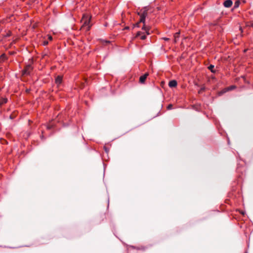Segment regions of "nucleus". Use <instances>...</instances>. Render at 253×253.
<instances>
[{
  "label": "nucleus",
  "mask_w": 253,
  "mask_h": 253,
  "mask_svg": "<svg viewBox=\"0 0 253 253\" xmlns=\"http://www.w3.org/2000/svg\"><path fill=\"white\" fill-rule=\"evenodd\" d=\"M48 40H50V41H52V36H50V35H48Z\"/></svg>",
  "instance_id": "18"
},
{
  "label": "nucleus",
  "mask_w": 253,
  "mask_h": 253,
  "mask_svg": "<svg viewBox=\"0 0 253 253\" xmlns=\"http://www.w3.org/2000/svg\"><path fill=\"white\" fill-rule=\"evenodd\" d=\"M124 29L125 30H129V26H126L125 27Z\"/></svg>",
  "instance_id": "19"
},
{
  "label": "nucleus",
  "mask_w": 253,
  "mask_h": 253,
  "mask_svg": "<svg viewBox=\"0 0 253 253\" xmlns=\"http://www.w3.org/2000/svg\"><path fill=\"white\" fill-rule=\"evenodd\" d=\"M30 89H26V92H27V93L30 92Z\"/></svg>",
  "instance_id": "22"
},
{
  "label": "nucleus",
  "mask_w": 253,
  "mask_h": 253,
  "mask_svg": "<svg viewBox=\"0 0 253 253\" xmlns=\"http://www.w3.org/2000/svg\"><path fill=\"white\" fill-rule=\"evenodd\" d=\"M111 43V42H110V41H103L102 42V44H103L104 45H107V44H109V43Z\"/></svg>",
  "instance_id": "12"
},
{
  "label": "nucleus",
  "mask_w": 253,
  "mask_h": 253,
  "mask_svg": "<svg viewBox=\"0 0 253 253\" xmlns=\"http://www.w3.org/2000/svg\"><path fill=\"white\" fill-rule=\"evenodd\" d=\"M232 4L233 1L232 0H225L223 3V6L227 8L230 7Z\"/></svg>",
  "instance_id": "4"
},
{
  "label": "nucleus",
  "mask_w": 253,
  "mask_h": 253,
  "mask_svg": "<svg viewBox=\"0 0 253 253\" xmlns=\"http://www.w3.org/2000/svg\"><path fill=\"white\" fill-rule=\"evenodd\" d=\"M33 70L32 66L30 64L27 65L22 71L23 75H30L31 72Z\"/></svg>",
  "instance_id": "3"
},
{
  "label": "nucleus",
  "mask_w": 253,
  "mask_h": 253,
  "mask_svg": "<svg viewBox=\"0 0 253 253\" xmlns=\"http://www.w3.org/2000/svg\"><path fill=\"white\" fill-rule=\"evenodd\" d=\"M153 11L152 8L149 6H144L142 7L140 11L138 12V16H148Z\"/></svg>",
  "instance_id": "2"
},
{
  "label": "nucleus",
  "mask_w": 253,
  "mask_h": 253,
  "mask_svg": "<svg viewBox=\"0 0 253 253\" xmlns=\"http://www.w3.org/2000/svg\"><path fill=\"white\" fill-rule=\"evenodd\" d=\"M236 87L235 85H231L228 87V90H231L236 88Z\"/></svg>",
  "instance_id": "13"
},
{
  "label": "nucleus",
  "mask_w": 253,
  "mask_h": 253,
  "mask_svg": "<svg viewBox=\"0 0 253 253\" xmlns=\"http://www.w3.org/2000/svg\"><path fill=\"white\" fill-rule=\"evenodd\" d=\"M48 41H44L43 42V45H47V44H48Z\"/></svg>",
  "instance_id": "17"
},
{
  "label": "nucleus",
  "mask_w": 253,
  "mask_h": 253,
  "mask_svg": "<svg viewBox=\"0 0 253 253\" xmlns=\"http://www.w3.org/2000/svg\"><path fill=\"white\" fill-rule=\"evenodd\" d=\"M146 38V36L145 35H142V36L140 37V39H141V40H145Z\"/></svg>",
  "instance_id": "16"
},
{
  "label": "nucleus",
  "mask_w": 253,
  "mask_h": 253,
  "mask_svg": "<svg viewBox=\"0 0 253 253\" xmlns=\"http://www.w3.org/2000/svg\"><path fill=\"white\" fill-rule=\"evenodd\" d=\"M179 33H176L175 34V37L176 38V36H177V37H178V35H179Z\"/></svg>",
  "instance_id": "21"
},
{
  "label": "nucleus",
  "mask_w": 253,
  "mask_h": 253,
  "mask_svg": "<svg viewBox=\"0 0 253 253\" xmlns=\"http://www.w3.org/2000/svg\"><path fill=\"white\" fill-rule=\"evenodd\" d=\"M177 85V83L176 80H171L169 83V86L170 87H176Z\"/></svg>",
  "instance_id": "7"
},
{
  "label": "nucleus",
  "mask_w": 253,
  "mask_h": 253,
  "mask_svg": "<svg viewBox=\"0 0 253 253\" xmlns=\"http://www.w3.org/2000/svg\"><path fill=\"white\" fill-rule=\"evenodd\" d=\"M214 65L211 64L209 67L208 69L210 70L211 73H215L216 72V70H214Z\"/></svg>",
  "instance_id": "8"
},
{
  "label": "nucleus",
  "mask_w": 253,
  "mask_h": 253,
  "mask_svg": "<svg viewBox=\"0 0 253 253\" xmlns=\"http://www.w3.org/2000/svg\"><path fill=\"white\" fill-rule=\"evenodd\" d=\"M205 90V87H202L199 90L198 92H199V93H201L202 92L204 91Z\"/></svg>",
  "instance_id": "14"
},
{
  "label": "nucleus",
  "mask_w": 253,
  "mask_h": 253,
  "mask_svg": "<svg viewBox=\"0 0 253 253\" xmlns=\"http://www.w3.org/2000/svg\"><path fill=\"white\" fill-rule=\"evenodd\" d=\"M55 82L58 86L61 84L62 82V77L60 76H58L55 78Z\"/></svg>",
  "instance_id": "6"
},
{
  "label": "nucleus",
  "mask_w": 253,
  "mask_h": 253,
  "mask_svg": "<svg viewBox=\"0 0 253 253\" xmlns=\"http://www.w3.org/2000/svg\"><path fill=\"white\" fill-rule=\"evenodd\" d=\"M82 16H87V15H86V14H83L82 15Z\"/></svg>",
  "instance_id": "25"
},
{
  "label": "nucleus",
  "mask_w": 253,
  "mask_h": 253,
  "mask_svg": "<svg viewBox=\"0 0 253 253\" xmlns=\"http://www.w3.org/2000/svg\"><path fill=\"white\" fill-rule=\"evenodd\" d=\"M146 33H147V34L148 35H149V34H150V33H149V31H148H148H146Z\"/></svg>",
  "instance_id": "23"
},
{
  "label": "nucleus",
  "mask_w": 253,
  "mask_h": 253,
  "mask_svg": "<svg viewBox=\"0 0 253 253\" xmlns=\"http://www.w3.org/2000/svg\"><path fill=\"white\" fill-rule=\"evenodd\" d=\"M140 35V32H138L137 33V36H139Z\"/></svg>",
  "instance_id": "24"
},
{
  "label": "nucleus",
  "mask_w": 253,
  "mask_h": 253,
  "mask_svg": "<svg viewBox=\"0 0 253 253\" xmlns=\"http://www.w3.org/2000/svg\"><path fill=\"white\" fill-rule=\"evenodd\" d=\"M134 26H136V27H139V23H136L135 24V25H134Z\"/></svg>",
  "instance_id": "20"
},
{
  "label": "nucleus",
  "mask_w": 253,
  "mask_h": 253,
  "mask_svg": "<svg viewBox=\"0 0 253 253\" xmlns=\"http://www.w3.org/2000/svg\"><path fill=\"white\" fill-rule=\"evenodd\" d=\"M173 108V106L172 104H169L168 107H167V108L168 110H170V109H172Z\"/></svg>",
  "instance_id": "15"
},
{
  "label": "nucleus",
  "mask_w": 253,
  "mask_h": 253,
  "mask_svg": "<svg viewBox=\"0 0 253 253\" xmlns=\"http://www.w3.org/2000/svg\"><path fill=\"white\" fill-rule=\"evenodd\" d=\"M9 16H14L13 14H10Z\"/></svg>",
  "instance_id": "27"
},
{
  "label": "nucleus",
  "mask_w": 253,
  "mask_h": 253,
  "mask_svg": "<svg viewBox=\"0 0 253 253\" xmlns=\"http://www.w3.org/2000/svg\"><path fill=\"white\" fill-rule=\"evenodd\" d=\"M141 17V18H140V22L143 23V26L142 27V29L145 30V27L144 23H145L146 17Z\"/></svg>",
  "instance_id": "9"
},
{
  "label": "nucleus",
  "mask_w": 253,
  "mask_h": 253,
  "mask_svg": "<svg viewBox=\"0 0 253 253\" xmlns=\"http://www.w3.org/2000/svg\"><path fill=\"white\" fill-rule=\"evenodd\" d=\"M148 75L149 74L148 73H146L142 76H140L139 78V83L141 84H144Z\"/></svg>",
  "instance_id": "5"
},
{
  "label": "nucleus",
  "mask_w": 253,
  "mask_h": 253,
  "mask_svg": "<svg viewBox=\"0 0 253 253\" xmlns=\"http://www.w3.org/2000/svg\"><path fill=\"white\" fill-rule=\"evenodd\" d=\"M91 17H82L81 22L82 23V28L85 31H89L92 24H90Z\"/></svg>",
  "instance_id": "1"
},
{
  "label": "nucleus",
  "mask_w": 253,
  "mask_h": 253,
  "mask_svg": "<svg viewBox=\"0 0 253 253\" xmlns=\"http://www.w3.org/2000/svg\"><path fill=\"white\" fill-rule=\"evenodd\" d=\"M240 4V0H237L235 1L234 4L233 8H238Z\"/></svg>",
  "instance_id": "10"
},
{
  "label": "nucleus",
  "mask_w": 253,
  "mask_h": 253,
  "mask_svg": "<svg viewBox=\"0 0 253 253\" xmlns=\"http://www.w3.org/2000/svg\"><path fill=\"white\" fill-rule=\"evenodd\" d=\"M23 16H28V14H25L24 15H23Z\"/></svg>",
  "instance_id": "26"
},
{
  "label": "nucleus",
  "mask_w": 253,
  "mask_h": 253,
  "mask_svg": "<svg viewBox=\"0 0 253 253\" xmlns=\"http://www.w3.org/2000/svg\"><path fill=\"white\" fill-rule=\"evenodd\" d=\"M7 102V98H1L0 101V106H1V105H2L6 103Z\"/></svg>",
  "instance_id": "11"
}]
</instances>
